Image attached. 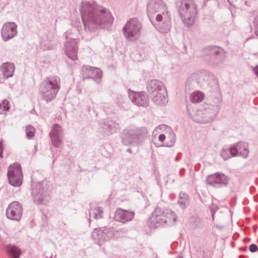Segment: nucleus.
<instances>
[{"label":"nucleus","instance_id":"dca6fc26","mask_svg":"<svg viewBox=\"0 0 258 258\" xmlns=\"http://www.w3.org/2000/svg\"><path fill=\"white\" fill-rule=\"evenodd\" d=\"M128 97L132 102L138 106L147 107L149 105V96L145 91L134 92L128 90Z\"/></svg>","mask_w":258,"mask_h":258},{"label":"nucleus","instance_id":"8fccbe9b","mask_svg":"<svg viewBox=\"0 0 258 258\" xmlns=\"http://www.w3.org/2000/svg\"><path fill=\"white\" fill-rule=\"evenodd\" d=\"M52 255H50V256H46V258H51V257H52Z\"/></svg>","mask_w":258,"mask_h":258},{"label":"nucleus","instance_id":"5701e85b","mask_svg":"<svg viewBox=\"0 0 258 258\" xmlns=\"http://www.w3.org/2000/svg\"><path fill=\"white\" fill-rule=\"evenodd\" d=\"M235 156L240 155L243 158H247L249 153L248 145L242 142H239L232 145Z\"/></svg>","mask_w":258,"mask_h":258},{"label":"nucleus","instance_id":"7ed1b4c3","mask_svg":"<svg viewBox=\"0 0 258 258\" xmlns=\"http://www.w3.org/2000/svg\"><path fill=\"white\" fill-rule=\"evenodd\" d=\"M147 134V130L145 127L130 125L122 131L120 138L124 146L138 147L143 144Z\"/></svg>","mask_w":258,"mask_h":258},{"label":"nucleus","instance_id":"ddd939ff","mask_svg":"<svg viewBox=\"0 0 258 258\" xmlns=\"http://www.w3.org/2000/svg\"><path fill=\"white\" fill-rule=\"evenodd\" d=\"M230 180V178L223 173L216 172L207 177L206 183L214 187L221 188L227 186Z\"/></svg>","mask_w":258,"mask_h":258},{"label":"nucleus","instance_id":"c03bdc74","mask_svg":"<svg viewBox=\"0 0 258 258\" xmlns=\"http://www.w3.org/2000/svg\"><path fill=\"white\" fill-rule=\"evenodd\" d=\"M240 249L243 251H246L247 250V247L246 246L240 248Z\"/></svg>","mask_w":258,"mask_h":258},{"label":"nucleus","instance_id":"72a5a7b5","mask_svg":"<svg viewBox=\"0 0 258 258\" xmlns=\"http://www.w3.org/2000/svg\"><path fill=\"white\" fill-rule=\"evenodd\" d=\"M103 211L100 207H97L93 210L92 215L93 218L95 219H100L102 217Z\"/></svg>","mask_w":258,"mask_h":258},{"label":"nucleus","instance_id":"6ab92c4d","mask_svg":"<svg viewBox=\"0 0 258 258\" xmlns=\"http://www.w3.org/2000/svg\"><path fill=\"white\" fill-rule=\"evenodd\" d=\"M99 125L100 132L106 136L113 134L119 129V124L112 119H107L100 122Z\"/></svg>","mask_w":258,"mask_h":258},{"label":"nucleus","instance_id":"412c9836","mask_svg":"<svg viewBox=\"0 0 258 258\" xmlns=\"http://www.w3.org/2000/svg\"><path fill=\"white\" fill-rule=\"evenodd\" d=\"M134 216V212L118 208L115 212L114 219L116 221L124 223L131 221Z\"/></svg>","mask_w":258,"mask_h":258},{"label":"nucleus","instance_id":"39448f33","mask_svg":"<svg viewBox=\"0 0 258 258\" xmlns=\"http://www.w3.org/2000/svg\"><path fill=\"white\" fill-rule=\"evenodd\" d=\"M149 98L157 105H165L168 102L164 95L166 89L162 82L158 80H151L146 84Z\"/></svg>","mask_w":258,"mask_h":258},{"label":"nucleus","instance_id":"423d86ee","mask_svg":"<svg viewBox=\"0 0 258 258\" xmlns=\"http://www.w3.org/2000/svg\"><path fill=\"white\" fill-rule=\"evenodd\" d=\"M51 185L47 180L31 184V194L34 203L37 205H45L49 200Z\"/></svg>","mask_w":258,"mask_h":258},{"label":"nucleus","instance_id":"a19ab883","mask_svg":"<svg viewBox=\"0 0 258 258\" xmlns=\"http://www.w3.org/2000/svg\"><path fill=\"white\" fill-rule=\"evenodd\" d=\"M181 156H182V154H181V153H178L177 156H176V158H175V160L176 161H178L181 158Z\"/></svg>","mask_w":258,"mask_h":258},{"label":"nucleus","instance_id":"9b49d317","mask_svg":"<svg viewBox=\"0 0 258 258\" xmlns=\"http://www.w3.org/2000/svg\"><path fill=\"white\" fill-rule=\"evenodd\" d=\"M153 25L161 32L166 33L168 32L171 27V16L166 10L162 13L158 14L153 20Z\"/></svg>","mask_w":258,"mask_h":258},{"label":"nucleus","instance_id":"473e14b6","mask_svg":"<svg viewBox=\"0 0 258 258\" xmlns=\"http://www.w3.org/2000/svg\"><path fill=\"white\" fill-rule=\"evenodd\" d=\"M92 68V67L90 66H83L82 67V75L83 77V79L85 80L86 79H88L90 77V71Z\"/></svg>","mask_w":258,"mask_h":258},{"label":"nucleus","instance_id":"9d476101","mask_svg":"<svg viewBox=\"0 0 258 258\" xmlns=\"http://www.w3.org/2000/svg\"><path fill=\"white\" fill-rule=\"evenodd\" d=\"M142 25L137 18L129 20L122 28L124 36L129 40L138 38L140 35Z\"/></svg>","mask_w":258,"mask_h":258},{"label":"nucleus","instance_id":"393cba45","mask_svg":"<svg viewBox=\"0 0 258 258\" xmlns=\"http://www.w3.org/2000/svg\"><path fill=\"white\" fill-rule=\"evenodd\" d=\"M9 258H20L22 254L21 249L14 244H6L5 246Z\"/></svg>","mask_w":258,"mask_h":258},{"label":"nucleus","instance_id":"b1692460","mask_svg":"<svg viewBox=\"0 0 258 258\" xmlns=\"http://www.w3.org/2000/svg\"><path fill=\"white\" fill-rule=\"evenodd\" d=\"M15 69L14 64L9 62L3 63L0 67V70L3 74L4 78L6 79L13 76Z\"/></svg>","mask_w":258,"mask_h":258},{"label":"nucleus","instance_id":"c9c22d12","mask_svg":"<svg viewBox=\"0 0 258 258\" xmlns=\"http://www.w3.org/2000/svg\"><path fill=\"white\" fill-rule=\"evenodd\" d=\"M249 250L251 252H255L257 250V246L255 244H251L249 246Z\"/></svg>","mask_w":258,"mask_h":258},{"label":"nucleus","instance_id":"2f4dec72","mask_svg":"<svg viewBox=\"0 0 258 258\" xmlns=\"http://www.w3.org/2000/svg\"><path fill=\"white\" fill-rule=\"evenodd\" d=\"M35 128L31 125H28L26 126L25 132L26 137L28 139H31L35 135Z\"/></svg>","mask_w":258,"mask_h":258},{"label":"nucleus","instance_id":"1a4fd4ad","mask_svg":"<svg viewBox=\"0 0 258 258\" xmlns=\"http://www.w3.org/2000/svg\"><path fill=\"white\" fill-rule=\"evenodd\" d=\"M202 55L206 62L214 66L222 63L225 59L224 49L216 45L204 48L202 50Z\"/></svg>","mask_w":258,"mask_h":258},{"label":"nucleus","instance_id":"a211bd4d","mask_svg":"<svg viewBox=\"0 0 258 258\" xmlns=\"http://www.w3.org/2000/svg\"><path fill=\"white\" fill-rule=\"evenodd\" d=\"M17 25L15 22H7L4 24L1 35L4 41H8L17 34Z\"/></svg>","mask_w":258,"mask_h":258},{"label":"nucleus","instance_id":"de8ad7c7","mask_svg":"<svg viewBox=\"0 0 258 258\" xmlns=\"http://www.w3.org/2000/svg\"><path fill=\"white\" fill-rule=\"evenodd\" d=\"M209 0H204V5H206V3L208 2Z\"/></svg>","mask_w":258,"mask_h":258},{"label":"nucleus","instance_id":"2eb2a0df","mask_svg":"<svg viewBox=\"0 0 258 258\" xmlns=\"http://www.w3.org/2000/svg\"><path fill=\"white\" fill-rule=\"evenodd\" d=\"M22 213V205L18 201H13L8 205L6 209V215L7 218L19 222L21 219Z\"/></svg>","mask_w":258,"mask_h":258},{"label":"nucleus","instance_id":"a878e982","mask_svg":"<svg viewBox=\"0 0 258 258\" xmlns=\"http://www.w3.org/2000/svg\"><path fill=\"white\" fill-rule=\"evenodd\" d=\"M167 127V131L168 132L167 140L163 146H166L168 147H173L175 143L176 137L173 131V130L168 126Z\"/></svg>","mask_w":258,"mask_h":258},{"label":"nucleus","instance_id":"58836bf2","mask_svg":"<svg viewBox=\"0 0 258 258\" xmlns=\"http://www.w3.org/2000/svg\"><path fill=\"white\" fill-rule=\"evenodd\" d=\"M158 139L160 141L162 142H163L164 141H165L166 142L167 140V137L164 134H162L159 136Z\"/></svg>","mask_w":258,"mask_h":258},{"label":"nucleus","instance_id":"3c124183","mask_svg":"<svg viewBox=\"0 0 258 258\" xmlns=\"http://www.w3.org/2000/svg\"><path fill=\"white\" fill-rule=\"evenodd\" d=\"M247 240H249V238H245V239H244V240H245V241H247Z\"/></svg>","mask_w":258,"mask_h":258},{"label":"nucleus","instance_id":"f704fd0d","mask_svg":"<svg viewBox=\"0 0 258 258\" xmlns=\"http://www.w3.org/2000/svg\"><path fill=\"white\" fill-rule=\"evenodd\" d=\"M10 109L9 102L6 99L3 101V104L0 103V114H2L4 111H8Z\"/></svg>","mask_w":258,"mask_h":258},{"label":"nucleus","instance_id":"79ce46f5","mask_svg":"<svg viewBox=\"0 0 258 258\" xmlns=\"http://www.w3.org/2000/svg\"><path fill=\"white\" fill-rule=\"evenodd\" d=\"M191 79V78H189L186 82V85H190V80Z\"/></svg>","mask_w":258,"mask_h":258},{"label":"nucleus","instance_id":"f03ea898","mask_svg":"<svg viewBox=\"0 0 258 258\" xmlns=\"http://www.w3.org/2000/svg\"><path fill=\"white\" fill-rule=\"evenodd\" d=\"M176 218L174 212L158 204L149 218L148 223L151 229H155L161 225H171L176 221Z\"/></svg>","mask_w":258,"mask_h":258},{"label":"nucleus","instance_id":"49530a36","mask_svg":"<svg viewBox=\"0 0 258 258\" xmlns=\"http://www.w3.org/2000/svg\"><path fill=\"white\" fill-rule=\"evenodd\" d=\"M239 258H245V256L243 255H240L239 256Z\"/></svg>","mask_w":258,"mask_h":258},{"label":"nucleus","instance_id":"cd10ccee","mask_svg":"<svg viewBox=\"0 0 258 258\" xmlns=\"http://www.w3.org/2000/svg\"><path fill=\"white\" fill-rule=\"evenodd\" d=\"M220 154L224 160H227L232 157L236 156L232 145L230 147L224 146L222 148Z\"/></svg>","mask_w":258,"mask_h":258},{"label":"nucleus","instance_id":"20e7f679","mask_svg":"<svg viewBox=\"0 0 258 258\" xmlns=\"http://www.w3.org/2000/svg\"><path fill=\"white\" fill-rule=\"evenodd\" d=\"M210 104H206L203 109L199 110L193 115V120L200 123H207L213 121L220 110L221 103L220 96L212 98Z\"/></svg>","mask_w":258,"mask_h":258},{"label":"nucleus","instance_id":"c756f323","mask_svg":"<svg viewBox=\"0 0 258 258\" xmlns=\"http://www.w3.org/2000/svg\"><path fill=\"white\" fill-rule=\"evenodd\" d=\"M204 96L205 95L203 92L200 91H197L191 94L190 98L191 102L199 103L203 100Z\"/></svg>","mask_w":258,"mask_h":258},{"label":"nucleus","instance_id":"f8f14e48","mask_svg":"<svg viewBox=\"0 0 258 258\" xmlns=\"http://www.w3.org/2000/svg\"><path fill=\"white\" fill-rule=\"evenodd\" d=\"M9 183L13 186H19L22 183V171L20 164L16 162L10 165L7 173Z\"/></svg>","mask_w":258,"mask_h":258},{"label":"nucleus","instance_id":"aec40b11","mask_svg":"<svg viewBox=\"0 0 258 258\" xmlns=\"http://www.w3.org/2000/svg\"><path fill=\"white\" fill-rule=\"evenodd\" d=\"M64 52L68 58L75 60L78 57V46L75 39L64 43Z\"/></svg>","mask_w":258,"mask_h":258},{"label":"nucleus","instance_id":"6e6552de","mask_svg":"<svg viewBox=\"0 0 258 258\" xmlns=\"http://www.w3.org/2000/svg\"><path fill=\"white\" fill-rule=\"evenodd\" d=\"M59 79L57 76L47 77L40 88V92L43 99L46 102L54 99L59 90L58 82Z\"/></svg>","mask_w":258,"mask_h":258},{"label":"nucleus","instance_id":"f3484780","mask_svg":"<svg viewBox=\"0 0 258 258\" xmlns=\"http://www.w3.org/2000/svg\"><path fill=\"white\" fill-rule=\"evenodd\" d=\"M92 238L100 243L109 240L112 237V232L109 228L104 227L103 228H95L92 233Z\"/></svg>","mask_w":258,"mask_h":258},{"label":"nucleus","instance_id":"603ef678","mask_svg":"<svg viewBox=\"0 0 258 258\" xmlns=\"http://www.w3.org/2000/svg\"><path fill=\"white\" fill-rule=\"evenodd\" d=\"M63 36H65V38H67V35H63Z\"/></svg>","mask_w":258,"mask_h":258},{"label":"nucleus","instance_id":"0eeeda50","mask_svg":"<svg viewBox=\"0 0 258 258\" xmlns=\"http://www.w3.org/2000/svg\"><path fill=\"white\" fill-rule=\"evenodd\" d=\"M180 16L183 23L189 26L195 21L197 14V5L194 0H180L177 2Z\"/></svg>","mask_w":258,"mask_h":258},{"label":"nucleus","instance_id":"4c0bfd02","mask_svg":"<svg viewBox=\"0 0 258 258\" xmlns=\"http://www.w3.org/2000/svg\"><path fill=\"white\" fill-rule=\"evenodd\" d=\"M4 144L3 141L0 140V157L3 158Z\"/></svg>","mask_w":258,"mask_h":258},{"label":"nucleus","instance_id":"bb28decb","mask_svg":"<svg viewBox=\"0 0 258 258\" xmlns=\"http://www.w3.org/2000/svg\"><path fill=\"white\" fill-rule=\"evenodd\" d=\"M90 73V77L88 79L93 80L98 84L100 83L102 77V71L99 68L92 67Z\"/></svg>","mask_w":258,"mask_h":258},{"label":"nucleus","instance_id":"4468645a","mask_svg":"<svg viewBox=\"0 0 258 258\" xmlns=\"http://www.w3.org/2000/svg\"><path fill=\"white\" fill-rule=\"evenodd\" d=\"M147 12L149 19L153 23L154 16L156 13H162L167 10L165 3L162 0H150L147 4Z\"/></svg>","mask_w":258,"mask_h":258},{"label":"nucleus","instance_id":"4be33fe9","mask_svg":"<svg viewBox=\"0 0 258 258\" xmlns=\"http://www.w3.org/2000/svg\"><path fill=\"white\" fill-rule=\"evenodd\" d=\"M61 126L57 123L53 125L49 136L51 139V144L55 148H58L61 142Z\"/></svg>","mask_w":258,"mask_h":258},{"label":"nucleus","instance_id":"864d4df0","mask_svg":"<svg viewBox=\"0 0 258 258\" xmlns=\"http://www.w3.org/2000/svg\"><path fill=\"white\" fill-rule=\"evenodd\" d=\"M88 220H89V222H90V219H89Z\"/></svg>","mask_w":258,"mask_h":258},{"label":"nucleus","instance_id":"a18cd8bd","mask_svg":"<svg viewBox=\"0 0 258 258\" xmlns=\"http://www.w3.org/2000/svg\"><path fill=\"white\" fill-rule=\"evenodd\" d=\"M214 214H215V212H214L213 210H212V218L213 220L214 219Z\"/></svg>","mask_w":258,"mask_h":258},{"label":"nucleus","instance_id":"ea45409f","mask_svg":"<svg viewBox=\"0 0 258 258\" xmlns=\"http://www.w3.org/2000/svg\"><path fill=\"white\" fill-rule=\"evenodd\" d=\"M253 71L258 78V65L253 68Z\"/></svg>","mask_w":258,"mask_h":258},{"label":"nucleus","instance_id":"37998d69","mask_svg":"<svg viewBox=\"0 0 258 258\" xmlns=\"http://www.w3.org/2000/svg\"><path fill=\"white\" fill-rule=\"evenodd\" d=\"M126 152L130 153V154H132L133 153V151L132 150V149L131 148H128L126 150Z\"/></svg>","mask_w":258,"mask_h":258},{"label":"nucleus","instance_id":"f257e3e1","mask_svg":"<svg viewBox=\"0 0 258 258\" xmlns=\"http://www.w3.org/2000/svg\"><path fill=\"white\" fill-rule=\"evenodd\" d=\"M82 22L86 31L93 32L109 27L113 22L111 12L94 1H82Z\"/></svg>","mask_w":258,"mask_h":258},{"label":"nucleus","instance_id":"c85d7f7f","mask_svg":"<svg viewBox=\"0 0 258 258\" xmlns=\"http://www.w3.org/2000/svg\"><path fill=\"white\" fill-rule=\"evenodd\" d=\"M189 202V197L187 194L181 191L179 194V198L178 200L180 207L184 209H185Z\"/></svg>","mask_w":258,"mask_h":258},{"label":"nucleus","instance_id":"e433bc0d","mask_svg":"<svg viewBox=\"0 0 258 258\" xmlns=\"http://www.w3.org/2000/svg\"><path fill=\"white\" fill-rule=\"evenodd\" d=\"M254 23L256 26V30L254 31V34L258 36V15L254 19Z\"/></svg>","mask_w":258,"mask_h":258},{"label":"nucleus","instance_id":"7c9ffc66","mask_svg":"<svg viewBox=\"0 0 258 258\" xmlns=\"http://www.w3.org/2000/svg\"><path fill=\"white\" fill-rule=\"evenodd\" d=\"M191 258H207L206 252L200 248L195 247V252L192 253Z\"/></svg>","mask_w":258,"mask_h":258},{"label":"nucleus","instance_id":"09e8293b","mask_svg":"<svg viewBox=\"0 0 258 258\" xmlns=\"http://www.w3.org/2000/svg\"><path fill=\"white\" fill-rule=\"evenodd\" d=\"M79 11H80V13H81V6H79L78 7Z\"/></svg>","mask_w":258,"mask_h":258}]
</instances>
